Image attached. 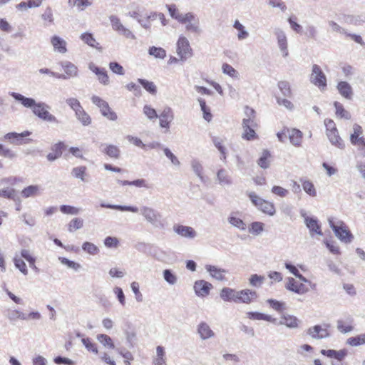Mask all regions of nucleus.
<instances>
[{
  "mask_svg": "<svg viewBox=\"0 0 365 365\" xmlns=\"http://www.w3.org/2000/svg\"><path fill=\"white\" fill-rule=\"evenodd\" d=\"M81 39L88 46L96 48L98 43L96 42L92 34L86 32L81 35Z\"/></svg>",
  "mask_w": 365,
  "mask_h": 365,
  "instance_id": "44",
  "label": "nucleus"
},
{
  "mask_svg": "<svg viewBox=\"0 0 365 365\" xmlns=\"http://www.w3.org/2000/svg\"><path fill=\"white\" fill-rule=\"evenodd\" d=\"M309 81L312 84L318 87L320 90L323 91L327 88V76L319 65H312V73L309 76Z\"/></svg>",
  "mask_w": 365,
  "mask_h": 365,
  "instance_id": "5",
  "label": "nucleus"
},
{
  "mask_svg": "<svg viewBox=\"0 0 365 365\" xmlns=\"http://www.w3.org/2000/svg\"><path fill=\"white\" fill-rule=\"evenodd\" d=\"M97 340L101 343L104 346H108L110 349H114L115 345L112 339L107 334H100L97 335Z\"/></svg>",
  "mask_w": 365,
  "mask_h": 365,
  "instance_id": "45",
  "label": "nucleus"
},
{
  "mask_svg": "<svg viewBox=\"0 0 365 365\" xmlns=\"http://www.w3.org/2000/svg\"><path fill=\"white\" fill-rule=\"evenodd\" d=\"M207 271L210 274V275L215 278L217 280H223L225 279V274L226 271L224 269H218L217 267L212 265L206 266Z\"/></svg>",
  "mask_w": 365,
  "mask_h": 365,
  "instance_id": "32",
  "label": "nucleus"
},
{
  "mask_svg": "<svg viewBox=\"0 0 365 365\" xmlns=\"http://www.w3.org/2000/svg\"><path fill=\"white\" fill-rule=\"evenodd\" d=\"M61 65L65 71L64 75L67 76L65 79H68L71 77H76L78 76V68L71 62H61Z\"/></svg>",
  "mask_w": 365,
  "mask_h": 365,
  "instance_id": "24",
  "label": "nucleus"
},
{
  "mask_svg": "<svg viewBox=\"0 0 365 365\" xmlns=\"http://www.w3.org/2000/svg\"><path fill=\"white\" fill-rule=\"evenodd\" d=\"M0 197L16 200V192L14 188H4L0 190Z\"/></svg>",
  "mask_w": 365,
  "mask_h": 365,
  "instance_id": "47",
  "label": "nucleus"
},
{
  "mask_svg": "<svg viewBox=\"0 0 365 365\" xmlns=\"http://www.w3.org/2000/svg\"><path fill=\"white\" fill-rule=\"evenodd\" d=\"M138 82L151 95L157 93V87L153 82L143 78H138Z\"/></svg>",
  "mask_w": 365,
  "mask_h": 365,
  "instance_id": "35",
  "label": "nucleus"
},
{
  "mask_svg": "<svg viewBox=\"0 0 365 365\" xmlns=\"http://www.w3.org/2000/svg\"><path fill=\"white\" fill-rule=\"evenodd\" d=\"M264 224L261 222H253L249 227V232L254 235H259L264 231Z\"/></svg>",
  "mask_w": 365,
  "mask_h": 365,
  "instance_id": "40",
  "label": "nucleus"
},
{
  "mask_svg": "<svg viewBox=\"0 0 365 365\" xmlns=\"http://www.w3.org/2000/svg\"><path fill=\"white\" fill-rule=\"evenodd\" d=\"M233 26L238 31L237 34L238 40L242 41L249 36L248 31L245 29V27L240 23L239 21L236 20Z\"/></svg>",
  "mask_w": 365,
  "mask_h": 365,
  "instance_id": "36",
  "label": "nucleus"
},
{
  "mask_svg": "<svg viewBox=\"0 0 365 365\" xmlns=\"http://www.w3.org/2000/svg\"><path fill=\"white\" fill-rule=\"evenodd\" d=\"M83 220L80 218H74L68 224V231L72 232L74 230L81 229L83 227Z\"/></svg>",
  "mask_w": 365,
  "mask_h": 365,
  "instance_id": "60",
  "label": "nucleus"
},
{
  "mask_svg": "<svg viewBox=\"0 0 365 365\" xmlns=\"http://www.w3.org/2000/svg\"><path fill=\"white\" fill-rule=\"evenodd\" d=\"M230 223L241 230H245L247 227L242 220L236 217H230Z\"/></svg>",
  "mask_w": 365,
  "mask_h": 365,
  "instance_id": "63",
  "label": "nucleus"
},
{
  "mask_svg": "<svg viewBox=\"0 0 365 365\" xmlns=\"http://www.w3.org/2000/svg\"><path fill=\"white\" fill-rule=\"evenodd\" d=\"M16 153L11 149L6 148L3 144L0 143V156L9 159H14L16 157Z\"/></svg>",
  "mask_w": 365,
  "mask_h": 365,
  "instance_id": "56",
  "label": "nucleus"
},
{
  "mask_svg": "<svg viewBox=\"0 0 365 365\" xmlns=\"http://www.w3.org/2000/svg\"><path fill=\"white\" fill-rule=\"evenodd\" d=\"M271 192L273 194H274L279 197H285L289 194V191L287 189H285L282 187H280V186H277V185L273 186L271 190Z\"/></svg>",
  "mask_w": 365,
  "mask_h": 365,
  "instance_id": "64",
  "label": "nucleus"
},
{
  "mask_svg": "<svg viewBox=\"0 0 365 365\" xmlns=\"http://www.w3.org/2000/svg\"><path fill=\"white\" fill-rule=\"evenodd\" d=\"M76 118L84 126H88L91 123V118L82 108L75 112Z\"/></svg>",
  "mask_w": 365,
  "mask_h": 365,
  "instance_id": "31",
  "label": "nucleus"
},
{
  "mask_svg": "<svg viewBox=\"0 0 365 365\" xmlns=\"http://www.w3.org/2000/svg\"><path fill=\"white\" fill-rule=\"evenodd\" d=\"M243 133L242 138L247 140H253L257 138L255 129L258 127V124H242Z\"/></svg>",
  "mask_w": 365,
  "mask_h": 365,
  "instance_id": "17",
  "label": "nucleus"
},
{
  "mask_svg": "<svg viewBox=\"0 0 365 365\" xmlns=\"http://www.w3.org/2000/svg\"><path fill=\"white\" fill-rule=\"evenodd\" d=\"M103 152L110 158L118 159L120 156V149L114 145H108L104 149Z\"/></svg>",
  "mask_w": 365,
  "mask_h": 365,
  "instance_id": "42",
  "label": "nucleus"
},
{
  "mask_svg": "<svg viewBox=\"0 0 365 365\" xmlns=\"http://www.w3.org/2000/svg\"><path fill=\"white\" fill-rule=\"evenodd\" d=\"M212 285L205 280H197L195 282L194 290L198 297H205L209 294Z\"/></svg>",
  "mask_w": 365,
  "mask_h": 365,
  "instance_id": "14",
  "label": "nucleus"
},
{
  "mask_svg": "<svg viewBox=\"0 0 365 365\" xmlns=\"http://www.w3.org/2000/svg\"><path fill=\"white\" fill-rule=\"evenodd\" d=\"M330 227L334 232L335 236L342 242L350 243L354 236L348 230L345 223L341 220L335 222L332 219H329Z\"/></svg>",
  "mask_w": 365,
  "mask_h": 365,
  "instance_id": "2",
  "label": "nucleus"
},
{
  "mask_svg": "<svg viewBox=\"0 0 365 365\" xmlns=\"http://www.w3.org/2000/svg\"><path fill=\"white\" fill-rule=\"evenodd\" d=\"M119 245V240L115 237L108 236L104 240V245L108 248H116Z\"/></svg>",
  "mask_w": 365,
  "mask_h": 365,
  "instance_id": "62",
  "label": "nucleus"
},
{
  "mask_svg": "<svg viewBox=\"0 0 365 365\" xmlns=\"http://www.w3.org/2000/svg\"><path fill=\"white\" fill-rule=\"evenodd\" d=\"M143 113L151 120L158 118L156 110L150 106L145 105L143 107Z\"/></svg>",
  "mask_w": 365,
  "mask_h": 365,
  "instance_id": "61",
  "label": "nucleus"
},
{
  "mask_svg": "<svg viewBox=\"0 0 365 365\" xmlns=\"http://www.w3.org/2000/svg\"><path fill=\"white\" fill-rule=\"evenodd\" d=\"M91 101L93 104L100 108L102 115H105V113L110 108L108 103L98 96H93L91 98Z\"/></svg>",
  "mask_w": 365,
  "mask_h": 365,
  "instance_id": "33",
  "label": "nucleus"
},
{
  "mask_svg": "<svg viewBox=\"0 0 365 365\" xmlns=\"http://www.w3.org/2000/svg\"><path fill=\"white\" fill-rule=\"evenodd\" d=\"M257 297V292L250 289L234 292L230 289V299L232 298L236 302L250 303Z\"/></svg>",
  "mask_w": 365,
  "mask_h": 365,
  "instance_id": "6",
  "label": "nucleus"
},
{
  "mask_svg": "<svg viewBox=\"0 0 365 365\" xmlns=\"http://www.w3.org/2000/svg\"><path fill=\"white\" fill-rule=\"evenodd\" d=\"M337 329L342 334L351 332L354 329V327L351 324H346L344 321L339 319L337 321Z\"/></svg>",
  "mask_w": 365,
  "mask_h": 365,
  "instance_id": "53",
  "label": "nucleus"
},
{
  "mask_svg": "<svg viewBox=\"0 0 365 365\" xmlns=\"http://www.w3.org/2000/svg\"><path fill=\"white\" fill-rule=\"evenodd\" d=\"M148 53L160 59H163L166 56L165 50L161 47L151 46L149 48Z\"/></svg>",
  "mask_w": 365,
  "mask_h": 365,
  "instance_id": "43",
  "label": "nucleus"
},
{
  "mask_svg": "<svg viewBox=\"0 0 365 365\" xmlns=\"http://www.w3.org/2000/svg\"><path fill=\"white\" fill-rule=\"evenodd\" d=\"M177 53L180 60L184 61L192 56V48L187 38L180 36L177 42Z\"/></svg>",
  "mask_w": 365,
  "mask_h": 365,
  "instance_id": "8",
  "label": "nucleus"
},
{
  "mask_svg": "<svg viewBox=\"0 0 365 365\" xmlns=\"http://www.w3.org/2000/svg\"><path fill=\"white\" fill-rule=\"evenodd\" d=\"M86 167L85 166L76 167L72 169L71 175L76 178L85 181L84 175H86Z\"/></svg>",
  "mask_w": 365,
  "mask_h": 365,
  "instance_id": "54",
  "label": "nucleus"
},
{
  "mask_svg": "<svg viewBox=\"0 0 365 365\" xmlns=\"http://www.w3.org/2000/svg\"><path fill=\"white\" fill-rule=\"evenodd\" d=\"M242 124H258L256 111L246 106L244 108V118Z\"/></svg>",
  "mask_w": 365,
  "mask_h": 365,
  "instance_id": "18",
  "label": "nucleus"
},
{
  "mask_svg": "<svg viewBox=\"0 0 365 365\" xmlns=\"http://www.w3.org/2000/svg\"><path fill=\"white\" fill-rule=\"evenodd\" d=\"M330 325L324 324L323 325H315L308 329L307 334L315 339H322L330 336L328 329Z\"/></svg>",
  "mask_w": 365,
  "mask_h": 365,
  "instance_id": "9",
  "label": "nucleus"
},
{
  "mask_svg": "<svg viewBox=\"0 0 365 365\" xmlns=\"http://www.w3.org/2000/svg\"><path fill=\"white\" fill-rule=\"evenodd\" d=\"M301 215L304 217V222L312 235V233H315L320 236L323 235L321 230V225L316 218L305 216L306 214L304 211H301Z\"/></svg>",
  "mask_w": 365,
  "mask_h": 365,
  "instance_id": "13",
  "label": "nucleus"
},
{
  "mask_svg": "<svg viewBox=\"0 0 365 365\" xmlns=\"http://www.w3.org/2000/svg\"><path fill=\"white\" fill-rule=\"evenodd\" d=\"M321 354L329 358H334L335 359L337 360V361H341L347 355V350L341 349L339 351H336L334 349H322L321 351Z\"/></svg>",
  "mask_w": 365,
  "mask_h": 365,
  "instance_id": "21",
  "label": "nucleus"
},
{
  "mask_svg": "<svg viewBox=\"0 0 365 365\" xmlns=\"http://www.w3.org/2000/svg\"><path fill=\"white\" fill-rule=\"evenodd\" d=\"M267 303L277 312H280L285 309V304L276 299H269L267 300Z\"/></svg>",
  "mask_w": 365,
  "mask_h": 365,
  "instance_id": "59",
  "label": "nucleus"
},
{
  "mask_svg": "<svg viewBox=\"0 0 365 365\" xmlns=\"http://www.w3.org/2000/svg\"><path fill=\"white\" fill-rule=\"evenodd\" d=\"M287 132L291 143L297 147L300 146L303 137L302 132L296 128H287Z\"/></svg>",
  "mask_w": 365,
  "mask_h": 365,
  "instance_id": "19",
  "label": "nucleus"
},
{
  "mask_svg": "<svg viewBox=\"0 0 365 365\" xmlns=\"http://www.w3.org/2000/svg\"><path fill=\"white\" fill-rule=\"evenodd\" d=\"M140 210V214L144 217L146 221L151 224L154 227H164L162 215L158 211L148 206L141 207Z\"/></svg>",
  "mask_w": 365,
  "mask_h": 365,
  "instance_id": "4",
  "label": "nucleus"
},
{
  "mask_svg": "<svg viewBox=\"0 0 365 365\" xmlns=\"http://www.w3.org/2000/svg\"><path fill=\"white\" fill-rule=\"evenodd\" d=\"M158 118L160 127L165 129L164 133L169 132L170 123L174 119V113L172 108L168 106L165 107Z\"/></svg>",
  "mask_w": 365,
  "mask_h": 365,
  "instance_id": "10",
  "label": "nucleus"
},
{
  "mask_svg": "<svg viewBox=\"0 0 365 365\" xmlns=\"http://www.w3.org/2000/svg\"><path fill=\"white\" fill-rule=\"evenodd\" d=\"M14 263L16 267L23 274H28V269L24 261L19 257L18 256H15L14 258Z\"/></svg>",
  "mask_w": 365,
  "mask_h": 365,
  "instance_id": "46",
  "label": "nucleus"
},
{
  "mask_svg": "<svg viewBox=\"0 0 365 365\" xmlns=\"http://www.w3.org/2000/svg\"><path fill=\"white\" fill-rule=\"evenodd\" d=\"M212 142L215 145V146L217 148V150L220 151L221 156L220 159L223 161H225L226 160V149L225 146L223 145V140L218 138V137H213L212 138Z\"/></svg>",
  "mask_w": 365,
  "mask_h": 365,
  "instance_id": "39",
  "label": "nucleus"
},
{
  "mask_svg": "<svg viewBox=\"0 0 365 365\" xmlns=\"http://www.w3.org/2000/svg\"><path fill=\"white\" fill-rule=\"evenodd\" d=\"M274 34L277 38V45L283 57H287L289 55L288 43L285 33L281 29L276 28L274 30Z\"/></svg>",
  "mask_w": 365,
  "mask_h": 365,
  "instance_id": "12",
  "label": "nucleus"
},
{
  "mask_svg": "<svg viewBox=\"0 0 365 365\" xmlns=\"http://www.w3.org/2000/svg\"><path fill=\"white\" fill-rule=\"evenodd\" d=\"M334 106L335 108V114L337 118L346 120H350L351 118L350 112L346 110L341 103L335 101L334 103Z\"/></svg>",
  "mask_w": 365,
  "mask_h": 365,
  "instance_id": "26",
  "label": "nucleus"
},
{
  "mask_svg": "<svg viewBox=\"0 0 365 365\" xmlns=\"http://www.w3.org/2000/svg\"><path fill=\"white\" fill-rule=\"evenodd\" d=\"M173 230L178 235L186 238L193 239L197 235L195 230L190 226L175 225Z\"/></svg>",
  "mask_w": 365,
  "mask_h": 365,
  "instance_id": "15",
  "label": "nucleus"
},
{
  "mask_svg": "<svg viewBox=\"0 0 365 365\" xmlns=\"http://www.w3.org/2000/svg\"><path fill=\"white\" fill-rule=\"evenodd\" d=\"M31 132L29 130H25L21 133H18L16 132H11L6 133L4 136V139L9 140L11 144L16 145H20L23 144H27L31 141L30 138H25L27 136L31 135Z\"/></svg>",
  "mask_w": 365,
  "mask_h": 365,
  "instance_id": "7",
  "label": "nucleus"
},
{
  "mask_svg": "<svg viewBox=\"0 0 365 365\" xmlns=\"http://www.w3.org/2000/svg\"><path fill=\"white\" fill-rule=\"evenodd\" d=\"M191 166L192 168V170L196 174V175L200 179L201 181L204 180V178L202 176V166L199 160H192L191 162Z\"/></svg>",
  "mask_w": 365,
  "mask_h": 365,
  "instance_id": "48",
  "label": "nucleus"
},
{
  "mask_svg": "<svg viewBox=\"0 0 365 365\" xmlns=\"http://www.w3.org/2000/svg\"><path fill=\"white\" fill-rule=\"evenodd\" d=\"M284 287L288 291L298 294H304L309 290L308 288L302 282H298L293 277H288L286 279Z\"/></svg>",
  "mask_w": 365,
  "mask_h": 365,
  "instance_id": "11",
  "label": "nucleus"
},
{
  "mask_svg": "<svg viewBox=\"0 0 365 365\" xmlns=\"http://www.w3.org/2000/svg\"><path fill=\"white\" fill-rule=\"evenodd\" d=\"M164 279L171 285L175 284L177 282V276L173 272L171 269H165L163 272Z\"/></svg>",
  "mask_w": 365,
  "mask_h": 365,
  "instance_id": "50",
  "label": "nucleus"
},
{
  "mask_svg": "<svg viewBox=\"0 0 365 365\" xmlns=\"http://www.w3.org/2000/svg\"><path fill=\"white\" fill-rule=\"evenodd\" d=\"M324 243L331 253L334 255L341 254L340 249L335 242L326 239L324 240Z\"/></svg>",
  "mask_w": 365,
  "mask_h": 365,
  "instance_id": "55",
  "label": "nucleus"
},
{
  "mask_svg": "<svg viewBox=\"0 0 365 365\" xmlns=\"http://www.w3.org/2000/svg\"><path fill=\"white\" fill-rule=\"evenodd\" d=\"M101 207L104 208H110L113 210H117L120 211H128L132 212H138V208L135 206L130 205H111L102 202L101 203Z\"/></svg>",
  "mask_w": 365,
  "mask_h": 365,
  "instance_id": "27",
  "label": "nucleus"
},
{
  "mask_svg": "<svg viewBox=\"0 0 365 365\" xmlns=\"http://www.w3.org/2000/svg\"><path fill=\"white\" fill-rule=\"evenodd\" d=\"M336 89L339 94L347 100H351L354 93L351 85L346 81H339L337 83Z\"/></svg>",
  "mask_w": 365,
  "mask_h": 365,
  "instance_id": "16",
  "label": "nucleus"
},
{
  "mask_svg": "<svg viewBox=\"0 0 365 365\" xmlns=\"http://www.w3.org/2000/svg\"><path fill=\"white\" fill-rule=\"evenodd\" d=\"M271 153L267 150H263L257 161V165L262 169H267L270 165Z\"/></svg>",
  "mask_w": 365,
  "mask_h": 365,
  "instance_id": "28",
  "label": "nucleus"
},
{
  "mask_svg": "<svg viewBox=\"0 0 365 365\" xmlns=\"http://www.w3.org/2000/svg\"><path fill=\"white\" fill-rule=\"evenodd\" d=\"M247 195L249 197L252 203L258 210H259L262 212L267 214L270 216H272L274 215L276 210H275V207L272 202L262 199L258 195H257L255 192H247Z\"/></svg>",
  "mask_w": 365,
  "mask_h": 365,
  "instance_id": "3",
  "label": "nucleus"
},
{
  "mask_svg": "<svg viewBox=\"0 0 365 365\" xmlns=\"http://www.w3.org/2000/svg\"><path fill=\"white\" fill-rule=\"evenodd\" d=\"M299 320L294 316L290 314H284L279 322L280 325H285L290 329L297 328Z\"/></svg>",
  "mask_w": 365,
  "mask_h": 365,
  "instance_id": "22",
  "label": "nucleus"
},
{
  "mask_svg": "<svg viewBox=\"0 0 365 365\" xmlns=\"http://www.w3.org/2000/svg\"><path fill=\"white\" fill-rule=\"evenodd\" d=\"M354 133L350 135V142L352 145H356L360 142V138H364L361 136L363 130L361 125L359 124H354L353 125Z\"/></svg>",
  "mask_w": 365,
  "mask_h": 365,
  "instance_id": "29",
  "label": "nucleus"
},
{
  "mask_svg": "<svg viewBox=\"0 0 365 365\" xmlns=\"http://www.w3.org/2000/svg\"><path fill=\"white\" fill-rule=\"evenodd\" d=\"M326 135L331 144L339 149H344L345 144L344 140L339 135L338 130L326 133Z\"/></svg>",
  "mask_w": 365,
  "mask_h": 365,
  "instance_id": "20",
  "label": "nucleus"
},
{
  "mask_svg": "<svg viewBox=\"0 0 365 365\" xmlns=\"http://www.w3.org/2000/svg\"><path fill=\"white\" fill-rule=\"evenodd\" d=\"M278 88L284 96L290 97L292 96V91L289 82L285 81H279L278 83Z\"/></svg>",
  "mask_w": 365,
  "mask_h": 365,
  "instance_id": "52",
  "label": "nucleus"
},
{
  "mask_svg": "<svg viewBox=\"0 0 365 365\" xmlns=\"http://www.w3.org/2000/svg\"><path fill=\"white\" fill-rule=\"evenodd\" d=\"M197 101L200 103L201 110L203 113V118L210 122L212 120V115L210 113V108L206 105L205 101L201 98H199Z\"/></svg>",
  "mask_w": 365,
  "mask_h": 365,
  "instance_id": "41",
  "label": "nucleus"
},
{
  "mask_svg": "<svg viewBox=\"0 0 365 365\" xmlns=\"http://www.w3.org/2000/svg\"><path fill=\"white\" fill-rule=\"evenodd\" d=\"M81 341L88 351H91L94 354H98V349L96 344L91 341L88 337L82 338Z\"/></svg>",
  "mask_w": 365,
  "mask_h": 365,
  "instance_id": "57",
  "label": "nucleus"
},
{
  "mask_svg": "<svg viewBox=\"0 0 365 365\" xmlns=\"http://www.w3.org/2000/svg\"><path fill=\"white\" fill-rule=\"evenodd\" d=\"M9 95L24 107L31 109L33 113L41 120L56 125L61 123L60 120L49 112L51 107L48 104L43 102L36 103L34 98L26 97L16 92H10Z\"/></svg>",
  "mask_w": 365,
  "mask_h": 365,
  "instance_id": "1",
  "label": "nucleus"
},
{
  "mask_svg": "<svg viewBox=\"0 0 365 365\" xmlns=\"http://www.w3.org/2000/svg\"><path fill=\"white\" fill-rule=\"evenodd\" d=\"M40 187L38 185H29L21 191V195L24 198L34 197L39 194Z\"/></svg>",
  "mask_w": 365,
  "mask_h": 365,
  "instance_id": "34",
  "label": "nucleus"
},
{
  "mask_svg": "<svg viewBox=\"0 0 365 365\" xmlns=\"http://www.w3.org/2000/svg\"><path fill=\"white\" fill-rule=\"evenodd\" d=\"M58 259L63 264L66 265L68 267L71 268L76 271H78L81 268V265L79 263L71 261L66 257H60Z\"/></svg>",
  "mask_w": 365,
  "mask_h": 365,
  "instance_id": "58",
  "label": "nucleus"
},
{
  "mask_svg": "<svg viewBox=\"0 0 365 365\" xmlns=\"http://www.w3.org/2000/svg\"><path fill=\"white\" fill-rule=\"evenodd\" d=\"M248 318L252 320H264L272 323H276L277 319L270 315L257 312H250L247 313Z\"/></svg>",
  "mask_w": 365,
  "mask_h": 365,
  "instance_id": "30",
  "label": "nucleus"
},
{
  "mask_svg": "<svg viewBox=\"0 0 365 365\" xmlns=\"http://www.w3.org/2000/svg\"><path fill=\"white\" fill-rule=\"evenodd\" d=\"M197 333L199 334L201 339L206 340L214 336L213 331L210 329V326L205 322H201L197 326Z\"/></svg>",
  "mask_w": 365,
  "mask_h": 365,
  "instance_id": "23",
  "label": "nucleus"
},
{
  "mask_svg": "<svg viewBox=\"0 0 365 365\" xmlns=\"http://www.w3.org/2000/svg\"><path fill=\"white\" fill-rule=\"evenodd\" d=\"M82 250L92 255H96L99 252L98 247L95 245L93 243L89 242H85L82 245Z\"/></svg>",
  "mask_w": 365,
  "mask_h": 365,
  "instance_id": "51",
  "label": "nucleus"
},
{
  "mask_svg": "<svg viewBox=\"0 0 365 365\" xmlns=\"http://www.w3.org/2000/svg\"><path fill=\"white\" fill-rule=\"evenodd\" d=\"M6 317L11 322L15 321L18 319L22 320H27L26 315L17 309H9Z\"/></svg>",
  "mask_w": 365,
  "mask_h": 365,
  "instance_id": "38",
  "label": "nucleus"
},
{
  "mask_svg": "<svg viewBox=\"0 0 365 365\" xmlns=\"http://www.w3.org/2000/svg\"><path fill=\"white\" fill-rule=\"evenodd\" d=\"M302 188L309 195L315 197L317 195V191L314 186V184L309 180H304L302 182Z\"/></svg>",
  "mask_w": 365,
  "mask_h": 365,
  "instance_id": "49",
  "label": "nucleus"
},
{
  "mask_svg": "<svg viewBox=\"0 0 365 365\" xmlns=\"http://www.w3.org/2000/svg\"><path fill=\"white\" fill-rule=\"evenodd\" d=\"M54 49L61 53H65L67 51L66 42L58 36H53L51 40Z\"/></svg>",
  "mask_w": 365,
  "mask_h": 365,
  "instance_id": "25",
  "label": "nucleus"
},
{
  "mask_svg": "<svg viewBox=\"0 0 365 365\" xmlns=\"http://www.w3.org/2000/svg\"><path fill=\"white\" fill-rule=\"evenodd\" d=\"M346 344L351 346H358L365 344V333L355 336L349 337L346 340Z\"/></svg>",
  "mask_w": 365,
  "mask_h": 365,
  "instance_id": "37",
  "label": "nucleus"
}]
</instances>
